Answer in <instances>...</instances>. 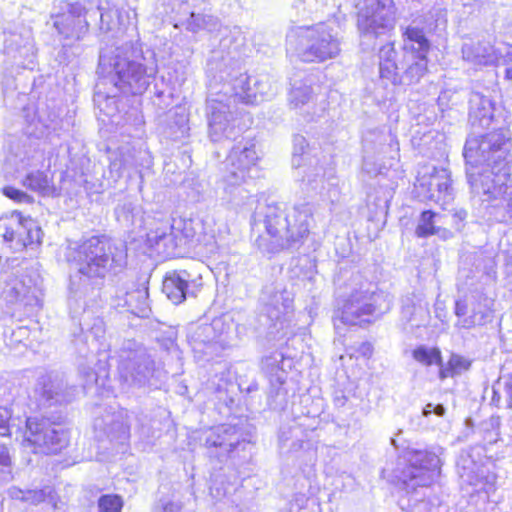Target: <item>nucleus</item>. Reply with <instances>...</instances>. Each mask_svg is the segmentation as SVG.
Masks as SVG:
<instances>
[{"mask_svg":"<svg viewBox=\"0 0 512 512\" xmlns=\"http://www.w3.org/2000/svg\"><path fill=\"white\" fill-rule=\"evenodd\" d=\"M493 300L479 296L471 303V315L466 316L468 307L463 301H456L455 314L458 317L457 326L465 329L483 325L492 318Z\"/></svg>","mask_w":512,"mask_h":512,"instance_id":"16","label":"nucleus"},{"mask_svg":"<svg viewBox=\"0 0 512 512\" xmlns=\"http://www.w3.org/2000/svg\"><path fill=\"white\" fill-rule=\"evenodd\" d=\"M508 154L509 141L501 131L486 134L478 144L475 141H467L464 148L467 162H483L488 167L483 172H475L473 168L467 169L469 183L476 193L487 195L489 199L507 193L510 180Z\"/></svg>","mask_w":512,"mask_h":512,"instance_id":"1","label":"nucleus"},{"mask_svg":"<svg viewBox=\"0 0 512 512\" xmlns=\"http://www.w3.org/2000/svg\"><path fill=\"white\" fill-rule=\"evenodd\" d=\"M409 466L403 472V481L412 486L431 485L440 471V459L426 450H412L407 453Z\"/></svg>","mask_w":512,"mask_h":512,"instance_id":"13","label":"nucleus"},{"mask_svg":"<svg viewBox=\"0 0 512 512\" xmlns=\"http://www.w3.org/2000/svg\"><path fill=\"white\" fill-rule=\"evenodd\" d=\"M463 58L474 65H494L500 63L496 48L489 43H465L462 47Z\"/></svg>","mask_w":512,"mask_h":512,"instance_id":"18","label":"nucleus"},{"mask_svg":"<svg viewBox=\"0 0 512 512\" xmlns=\"http://www.w3.org/2000/svg\"><path fill=\"white\" fill-rule=\"evenodd\" d=\"M482 107L483 112L477 113L476 111L471 112V117L479 118L481 125H489L491 120V112H490V101L488 99H480L479 103Z\"/></svg>","mask_w":512,"mask_h":512,"instance_id":"38","label":"nucleus"},{"mask_svg":"<svg viewBox=\"0 0 512 512\" xmlns=\"http://www.w3.org/2000/svg\"><path fill=\"white\" fill-rule=\"evenodd\" d=\"M10 306L13 317L30 315L39 306L35 290L25 285L16 276L7 271H0V306Z\"/></svg>","mask_w":512,"mask_h":512,"instance_id":"9","label":"nucleus"},{"mask_svg":"<svg viewBox=\"0 0 512 512\" xmlns=\"http://www.w3.org/2000/svg\"><path fill=\"white\" fill-rule=\"evenodd\" d=\"M23 185L43 196H54L56 189L47 174L36 171L26 176Z\"/></svg>","mask_w":512,"mask_h":512,"instance_id":"25","label":"nucleus"},{"mask_svg":"<svg viewBox=\"0 0 512 512\" xmlns=\"http://www.w3.org/2000/svg\"><path fill=\"white\" fill-rule=\"evenodd\" d=\"M289 308H290L289 301L286 300V302L282 303V308H280L278 306L275 307L276 312L270 311L269 309L267 310V312L269 314V317L279 319L280 314L286 312Z\"/></svg>","mask_w":512,"mask_h":512,"instance_id":"45","label":"nucleus"},{"mask_svg":"<svg viewBox=\"0 0 512 512\" xmlns=\"http://www.w3.org/2000/svg\"><path fill=\"white\" fill-rule=\"evenodd\" d=\"M117 166V161H114L112 164H111V167L112 168H115Z\"/></svg>","mask_w":512,"mask_h":512,"instance_id":"55","label":"nucleus"},{"mask_svg":"<svg viewBox=\"0 0 512 512\" xmlns=\"http://www.w3.org/2000/svg\"><path fill=\"white\" fill-rule=\"evenodd\" d=\"M327 180V172L323 166H316L308 168L305 173L304 181L311 188V190L322 193L325 189Z\"/></svg>","mask_w":512,"mask_h":512,"instance_id":"31","label":"nucleus"},{"mask_svg":"<svg viewBox=\"0 0 512 512\" xmlns=\"http://www.w3.org/2000/svg\"><path fill=\"white\" fill-rule=\"evenodd\" d=\"M123 500L118 495H103L98 500L99 512H121Z\"/></svg>","mask_w":512,"mask_h":512,"instance_id":"35","label":"nucleus"},{"mask_svg":"<svg viewBox=\"0 0 512 512\" xmlns=\"http://www.w3.org/2000/svg\"><path fill=\"white\" fill-rule=\"evenodd\" d=\"M204 235H209L211 238H214V234L213 233H208V232H204Z\"/></svg>","mask_w":512,"mask_h":512,"instance_id":"52","label":"nucleus"},{"mask_svg":"<svg viewBox=\"0 0 512 512\" xmlns=\"http://www.w3.org/2000/svg\"><path fill=\"white\" fill-rule=\"evenodd\" d=\"M8 494L12 499L21 500L30 504H38L43 502L48 495L51 494V489L40 490H22L18 487H11Z\"/></svg>","mask_w":512,"mask_h":512,"instance_id":"28","label":"nucleus"},{"mask_svg":"<svg viewBox=\"0 0 512 512\" xmlns=\"http://www.w3.org/2000/svg\"><path fill=\"white\" fill-rule=\"evenodd\" d=\"M413 358L426 366L432 364H441V353L437 348H427L420 346L413 351Z\"/></svg>","mask_w":512,"mask_h":512,"instance_id":"33","label":"nucleus"},{"mask_svg":"<svg viewBox=\"0 0 512 512\" xmlns=\"http://www.w3.org/2000/svg\"><path fill=\"white\" fill-rule=\"evenodd\" d=\"M265 227L267 233L271 236L270 245H266L265 239L260 237L257 240L258 247L267 251L275 252L283 249V236L287 234L289 221H296V228H293L290 238L306 237L309 233L308 219L310 216L309 209L305 206L291 207L284 209L279 205H267L265 210Z\"/></svg>","mask_w":512,"mask_h":512,"instance_id":"5","label":"nucleus"},{"mask_svg":"<svg viewBox=\"0 0 512 512\" xmlns=\"http://www.w3.org/2000/svg\"><path fill=\"white\" fill-rule=\"evenodd\" d=\"M471 366V362L463 356L453 354L451 355L448 364L445 368L440 370V378L453 377L454 375L461 374L467 371Z\"/></svg>","mask_w":512,"mask_h":512,"instance_id":"30","label":"nucleus"},{"mask_svg":"<svg viewBox=\"0 0 512 512\" xmlns=\"http://www.w3.org/2000/svg\"><path fill=\"white\" fill-rule=\"evenodd\" d=\"M396 51L392 44H386L381 47L379 51V74L384 80H387L393 85L402 84V75L400 76L398 70L401 69L395 61Z\"/></svg>","mask_w":512,"mask_h":512,"instance_id":"21","label":"nucleus"},{"mask_svg":"<svg viewBox=\"0 0 512 512\" xmlns=\"http://www.w3.org/2000/svg\"><path fill=\"white\" fill-rule=\"evenodd\" d=\"M87 290L88 284L86 283V280H84L82 283L81 279L79 280V282H76L73 278L71 279L69 291L70 295H72L75 299L84 296Z\"/></svg>","mask_w":512,"mask_h":512,"instance_id":"41","label":"nucleus"},{"mask_svg":"<svg viewBox=\"0 0 512 512\" xmlns=\"http://www.w3.org/2000/svg\"><path fill=\"white\" fill-rule=\"evenodd\" d=\"M404 53H427L429 42L423 31L416 27H407L404 32Z\"/></svg>","mask_w":512,"mask_h":512,"instance_id":"24","label":"nucleus"},{"mask_svg":"<svg viewBox=\"0 0 512 512\" xmlns=\"http://www.w3.org/2000/svg\"><path fill=\"white\" fill-rule=\"evenodd\" d=\"M427 53H404L401 63L402 84L418 82L427 71Z\"/></svg>","mask_w":512,"mask_h":512,"instance_id":"20","label":"nucleus"},{"mask_svg":"<svg viewBox=\"0 0 512 512\" xmlns=\"http://www.w3.org/2000/svg\"><path fill=\"white\" fill-rule=\"evenodd\" d=\"M414 186L417 196L423 200H432L442 206L452 200L450 176L444 169L437 170L430 165L421 167Z\"/></svg>","mask_w":512,"mask_h":512,"instance_id":"10","label":"nucleus"},{"mask_svg":"<svg viewBox=\"0 0 512 512\" xmlns=\"http://www.w3.org/2000/svg\"><path fill=\"white\" fill-rule=\"evenodd\" d=\"M391 444L396 447V440L394 438H391Z\"/></svg>","mask_w":512,"mask_h":512,"instance_id":"53","label":"nucleus"},{"mask_svg":"<svg viewBox=\"0 0 512 512\" xmlns=\"http://www.w3.org/2000/svg\"><path fill=\"white\" fill-rule=\"evenodd\" d=\"M294 150H293V165L299 166L300 161L298 160V156L302 155L305 152V148L307 146L306 139L303 136H295L294 140Z\"/></svg>","mask_w":512,"mask_h":512,"instance_id":"39","label":"nucleus"},{"mask_svg":"<svg viewBox=\"0 0 512 512\" xmlns=\"http://www.w3.org/2000/svg\"><path fill=\"white\" fill-rule=\"evenodd\" d=\"M134 209L135 207L132 203H124L122 205H119L115 210L118 221H122L127 224L133 223Z\"/></svg>","mask_w":512,"mask_h":512,"instance_id":"36","label":"nucleus"},{"mask_svg":"<svg viewBox=\"0 0 512 512\" xmlns=\"http://www.w3.org/2000/svg\"><path fill=\"white\" fill-rule=\"evenodd\" d=\"M136 153L137 151L135 149H127V152L123 153L121 156L120 165L123 168L137 169L139 167V164L136 160Z\"/></svg>","mask_w":512,"mask_h":512,"instance_id":"40","label":"nucleus"},{"mask_svg":"<svg viewBox=\"0 0 512 512\" xmlns=\"http://www.w3.org/2000/svg\"><path fill=\"white\" fill-rule=\"evenodd\" d=\"M258 159L254 144L234 147L227 157L224 181L228 185H240L247 178L254 177Z\"/></svg>","mask_w":512,"mask_h":512,"instance_id":"14","label":"nucleus"},{"mask_svg":"<svg viewBox=\"0 0 512 512\" xmlns=\"http://www.w3.org/2000/svg\"><path fill=\"white\" fill-rule=\"evenodd\" d=\"M154 362L144 351L136 352L127 361L122 362L121 371L125 377H131L139 382L152 375Z\"/></svg>","mask_w":512,"mask_h":512,"instance_id":"19","label":"nucleus"},{"mask_svg":"<svg viewBox=\"0 0 512 512\" xmlns=\"http://www.w3.org/2000/svg\"><path fill=\"white\" fill-rule=\"evenodd\" d=\"M191 275L186 270L173 271L166 275L162 290L174 304L182 303L188 294Z\"/></svg>","mask_w":512,"mask_h":512,"instance_id":"17","label":"nucleus"},{"mask_svg":"<svg viewBox=\"0 0 512 512\" xmlns=\"http://www.w3.org/2000/svg\"><path fill=\"white\" fill-rule=\"evenodd\" d=\"M39 384L42 385L40 388L42 396L46 397L48 400L55 399L57 402L62 400L60 397L66 385L63 379L58 375L44 376Z\"/></svg>","mask_w":512,"mask_h":512,"instance_id":"26","label":"nucleus"},{"mask_svg":"<svg viewBox=\"0 0 512 512\" xmlns=\"http://www.w3.org/2000/svg\"><path fill=\"white\" fill-rule=\"evenodd\" d=\"M432 413H435L438 416H443L445 413V408L443 407V405L434 406L433 404L429 403L424 407L423 415L428 416Z\"/></svg>","mask_w":512,"mask_h":512,"instance_id":"44","label":"nucleus"},{"mask_svg":"<svg viewBox=\"0 0 512 512\" xmlns=\"http://www.w3.org/2000/svg\"><path fill=\"white\" fill-rule=\"evenodd\" d=\"M53 26L64 39L80 40L88 31L83 7L67 4L65 11L53 17Z\"/></svg>","mask_w":512,"mask_h":512,"instance_id":"15","label":"nucleus"},{"mask_svg":"<svg viewBox=\"0 0 512 512\" xmlns=\"http://www.w3.org/2000/svg\"><path fill=\"white\" fill-rule=\"evenodd\" d=\"M89 376H90L91 380H94V379H95V377H94V374H93V373H92V374H90Z\"/></svg>","mask_w":512,"mask_h":512,"instance_id":"56","label":"nucleus"},{"mask_svg":"<svg viewBox=\"0 0 512 512\" xmlns=\"http://www.w3.org/2000/svg\"><path fill=\"white\" fill-rule=\"evenodd\" d=\"M395 16L391 7L373 1L358 12L357 25L360 35L367 44L394 27Z\"/></svg>","mask_w":512,"mask_h":512,"instance_id":"12","label":"nucleus"},{"mask_svg":"<svg viewBox=\"0 0 512 512\" xmlns=\"http://www.w3.org/2000/svg\"><path fill=\"white\" fill-rule=\"evenodd\" d=\"M11 417L7 408H0V436H6L9 433L8 421ZM11 479V459L5 444L0 443V481H9Z\"/></svg>","mask_w":512,"mask_h":512,"instance_id":"23","label":"nucleus"},{"mask_svg":"<svg viewBox=\"0 0 512 512\" xmlns=\"http://www.w3.org/2000/svg\"><path fill=\"white\" fill-rule=\"evenodd\" d=\"M218 25V20L209 15L191 13L187 20V29L191 32H198L201 29L212 31Z\"/></svg>","mask_w":512,"mask_h":512,"instance_id":"32","label":"nucleus"},{"mask_svg":"<svg viewBox=\"0 0 512 512\" xmlns=\"http://www.w3.org/2000/svg\"><path fill=\"white\" fill-rule=\"evenodd\" d=\"M16 242L20 246L37 248L42 242L43 232L37 222L30 217H23L21 228L16 231Z\"/></svg>","mask_w":512,"mask_h":512,"instance_id":"22","label":"nucleus"},{"mask_svg":"<svg viewBox=\"0 0 512 512\" xmlns=\"http://www.w3.org/2000/svg\"><path fill=\"white\" fill-rule=\"evenodd\" d=\"M391 299L388 294L359 290L353 292L343 303L336 316L335 326L339 320L345 325H361L368 322L367 317L375 313H384L390 309Z\"/></svg>","mask_w":512,"mask_h":512,"instance_id":"7","label":"nucleus"},{"mask_svg":"<svg viewBox=\"0 0 512 512\" xmlns=\"http://www.w3.org/2000/svg\"><path fill=\"white\" fill-rule=\"evenodd\" d=\"M506 386H507V390H508V393H509L510 404L512 406V373L509 376V379H508V382H507Z\"/></svg>","mask_w":512,"mask_h":512,"instance_id":"47","label":"nucleus"},{"mask_svg":"<svg viewBox=\"0 0 512 512\" xmlns=\"http://www.w3.org/2000/svg\"><path fill=\"white\" fill-rule=\"evenodd\" d=\"M274 298H275V302H278L279 299L283 298V296L282 295H275Z\"/></svg>","mask_w":512,"mask_h":512,"instance_id":"51","label":"nucleus"},{"mask_svg":"<svg viewBox=\"0 0 512 512\" xmlns=\"http://www.w3.org/2000/svg\"><path fill=\"white\" fill-rule=\"evenodd\" d=\"M69 442L68 432L48 419L31 417L26 421L23 446L33 453L56 454Z\"/></svg>","mask_w":512,"mask_h":512,"instance_id":"8","label":"nucleus"},{"mask_svg":"<svg viewBox=\"0 0 512 512\" xmlns=\"http://www.w3.org/2000/svg\"><path fill=\"white\" fill-rule=\"evenodd\" d=\"M337 32L326 22L291 28L286 35V51L306 63L336 58L341 51Z\"/></svg>","mask_w":512,"mask_h":512,"instance_id":"4","label":"nucleus"},{"mask_svg":"<svg viewBox=\"0 0 512 512\" xmlns=\"http://www.w3.org/2000/svg\"><path fill=\"white\" fill-rule=\"evenodd\" d=\"M205 225L204 221L197 219L176 218L169 224L163 222L155 230H150L147 233V242L158 253H167L165 249H161V245H166L172 237H180V241L193 240L201 241L200 229Z\"/></svg>","mask_w":512,"mask_h":512,"instance_id":"11","label":"nucleus"},{"mask_svg":"<svg viewBox=\"0 0 512 512\" xmlns=\"http://www.w3.org/2000/svg\"><path fill=\"white\" fill-rule=\"evenodd\" d=\"M500 62L506 63L512 61V46L504 45L501 48L496 49Z\"/></svg>","mask_w":512,"mask_h":512,"instance_id":"43","label":"nucleus"},{"mask_svg":"<svg viewBox=\"0 0 512 512\" xmlns=\"http://www.w3.org/2000/svg\"><path fill=\"white\" fill-rule=\"evenodd\" d=\"M274 93V86L268 76L249 77L241 74L232 86L225 87V91L210 95L207 100V115L211 140L216 142L231 136V104L237 99L245 104H257Z\"/></svg>","mask_w":512,"mask_h":512,"instance_id":"3","label":"nucleus"},{"mask_svg":"<svg viewBox=\"0 0 512 512\" xmlns=\"http://www.w3.org/2000/svg\"><path fill=\"white\" fill-rule=\"evenodd\" d=\"M312 99L313 91L310 86L303 83L293 85L289 94V102L294 108H301L308 104Z\"/></svg>","mask_w":512,"mask_h":512,"instance_id":"29","label":"nucleus"},{"mask_svg":"<svg viewBox=\"0 0 512 512\" xmlns=\"http://www.w3.org/2000/svg\"><path fill=\"white\" fill-rule=\"evenodd\" d=\"M251 91H256V88L254 87L253 81L251 82Z\"/></svg>","mask_w":512,"mask_h":512,"instance_id":"54","label":"nucleus"},{"mask_svg":"<svg viewBox=\"0 0 512 512\" xmlns=\"http://www.w3.org/2000/svg\"><path fill=\"white\" fill-rule=\"evenodd\" d=\"M505 77L509 80H512V66L506 68Z\"/></svg>","mask_w":512,"mask_h":512,"instance_id":"49","label":"nucleus"},{"mask_svg":"<svg viewBox=\"0 0 512 512\" xmlns=\"http://www.w3.org/2000/svg\"><path fill=\"white\" fill-rule=\"evenodd\" d=\"M22 218L23 216L17 211L0 218V236L5 241L16 240V231H19L21 228Z\"/></svg>","mask_w":512,"mask_h":512,"instance_id":"27","label":"nucleus"},{"mask_svg":"<svg viewBox=\"0 0 512 512\" xmlns=\"http://www.w3.org/2000/svg\"><path fill=\"white\" fill-rule=\"evenodd\" d=\"M206 443L207 445L209 446H222L223 445V442L222 441H218V440H212L210 438H207L206 440Z\"/></svg>","mask_w":512,"mask_h":512,"instance_id":"48","label":"nucleus"},{"mask_svg":"<svg viewBox=\"0 0 512 512\" xmlns=\"http://www.w3.org/2000/svg\"><path fill=\"white\" fill-rule=\"evenodd\" d=\"M180 506L176 503L169 502L164 506L165 512H179Z\"/></svg>","mask_w":512,"mask_h":512,"instance_id":"46","label":"nucleus"},{"mask_svg":"<svg viewBox=\"0 0 512 512\" xmlns=\"http://www.w3.org/2000/svg\"><path fill=\"white\" fill-rule=\"evenodd\" d=\"M3 194L6 197H8L16 202H19V203H31L32 202V197L27 195L25 192H23L17 188H14L12 186L4 187Z\"/></svg>","mask_w":512,"mask_h":512,"instance_id":"37","label":"nucleus"},{"mask_svg":"<svg viewBox=\"0 0 512 512\" xmlns=\"http://www.w3.org/2000/svg\"><path fill=\"white\" fill-rule=\"evenodd\" d=\"M66 257L78 273L87 279L105 277L112 263L120 261L111 257V245L97 237L69 246Z\"/></svg>","mask_w":512,"mask_h":512,"instance_id":"6","label":"nucleus"},{"mask_svg":"<svg viewBox=\"0 0 512 512\" xmlns=\"http://www.w3.org/2000/svg\"><path fill=\"white\" fill-rule=\"evenodd\" d=\"M297 222L296 221H289V228L287 227V234L285 233L283 236V248L290 246L292 243L298 242L302 240L304 237H298V238H290L289 235L292 234V230L295 227L296 228Z\"/></svg>","mask_w":512,"mask_h":512,"instance_id":"42","label":"nucleus"},{"mask_svg":"<svg viewBox=\"0 0 512 512\" xmlns=\"http://www.w3.org/2000/svg\"><path fill=\"white\" fill-rule=\"evenodd\" d=\"M24 47L27 49V51H32L33 49V45L30 41H27Z\"/></svg>","mask_w":512,"mask_h":512,"instance_id":"50","label":"nucleus"},{"mask_svg":"<svg viewBox=\"0 0 512 512\" xmlns=\"http://www.w3.org/2000/svg\"><path fill=\"white\" fill-rule=\"evenodd\" d=\"M436 216L430 210L424 211L421 214L415 233L418 237H428L436 233L433 219Z\"/></svg>","mask_w":512,"mask_h":512,"instance_id":"34","label":"nucleus"},{"mask_svg":"<svg viewBox=\"0 0 512 512\" xmlns=\"http://www.w3.org/2000/svg\"><path fill=\"white\" fill-rule=\"evenodd\" d=\"M158 71L154 57H145L141 50L132 44L117 47L110 53H102L99 59L97 84H111L126 94H142L149 87Z\"/></svg>","mask_w":512,"mask_h":512,"instance_id":"2","label":"nucleus"}]
</instances>
